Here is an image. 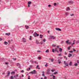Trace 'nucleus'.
I'll return each mask as SVG.
<instances>
[{"label":"nucleus","instance_id":"obj_39","mask_svg":"<svg viewBox=\"0 0 79 79\" xmlns=\"http://www.w3.org/2000/svg\"><path fill=\"white\" fill-rule=\"evenodd\" d=\"M54 6H56V3H54Z\"/></svg>","mask_w":79,"mask_h":79},{"label":"nucleus","instance_id":"obj_60","mask_svg":"<svg viewBox=\"0 0 79 79\" xmlns=\"http://www.w3.org/2000/svg\"><path fill=\"white\" fill-rule=\"evenodd\" d=\"M42 76L44 77L45 76V74L43 73Z\"/></svg>","mask_w":79,"mask_h":79},{"label":"nucleus","instance_id":"obj_44","mask_svg":"<svg viewBox=\"0 0 79 79\" xmlns=\"http://www.w3.org/2000/svg\"><path fill=\"white\" fill-rule=\"evenodd\" d=\"M53 79H55V76H53V77L52 78Z\"/></svg>","mask_w":79,"mask_h":79},{"label":"nucleus","instance_id":"obj_35","mask_svg":"<svg viewBox=\"0 0 79 79\" xmlns=\"http://www.w3.org/2000/svg\"><path fill=\"white\" fill-rule=\"evenodd\" d=\"M52 52H53V53H55V50L54 49H52Z\"/></svg>","mask_w":79,"mask_h":79},{"label":"nucleus","instance_id":"obj_57","mask_svg":"<svg viewBox=\"0 0 79 79\" xmlns=\"http://www.w3.org/2000/svg\"><path fill=\"white\" fill-rule=\"evenodd\" d=\"M2 40H3L2 39V38H0V41H2Z\"/></svg>","mask_w":79,"mask_h":79},{"label":"nucleus","instance_id":"obj_52","mask_svg":"<svg viewBox=\"0 0 79 79\" xmlns=\"http://www.w3.org/2000/svg\"><path fill=\"white\" fill-rule=\"evenodd\" d=\"M47 63L45 65V67H47Z\"/></svg>","mask_w":79,"mask_h":79},{"label":"nucleus","instance_id":"obj_64","mask_svg":"<svg viewBox=\"0 0 79 79\" xmlns=\"http://www.w3.org/2000/svg\"><path fill=\"white\" fill-rule=\"evenodd\" d=\"M77 63H79V60H77Z\"/></svg>","mask_w":79,"mask_h":79},{"label":"nucleus","instance_id":"obj_10","mask_svg":"<svg viewBox=\"0 0 79 79\" xmlns=\"http://www.w3.org/2000/svg\"><path fill=\"white\" fill-rule=\"evenodd\" d=\"M36 42L37 44H40V43L39 42V40H36Z\"/></svg>","mask_w":79,"mask_h":79},{"label":"nucleus","instance_id":"obj_28","mask_svg":"<svg viewBox=\"0 0 79 79\" xmlns=\"http://www.w3.org/2000/svg\"><path fill=\"white\" fill-rule=\"evenodd\" d=\"M34 63L35 64H38V62H37L36 61H35L34 62Z\"/></svg>","mask_w":79,"mask_h":79},{"label":"nucleus","instance_id":"obj_61","mask_svg":"<svg viewBox=\"0 0 79 79\" xmlns=\"http://www.w3.org/2000/svg\"><path fill=\"white\" fill-rule=\"evenodd\" d=\"M28 79H31V78H30V76H28Z\"/></svg>","mask_w":79,"mask_h":79},{"label":"nucleus","instance_id":"obj_33","mask_svg":"<svg viewBox=\"0 0 79 79\" xmlns=\"http://www.w3.org/2000/svg\"><path fill=\"white\" fill-rule=\"evenodd\" d=\"M66 43L67 44H68L69 43V40H68L67 41H66Z\"/></svg>","mask_w":79,"mask_h":79},{"label":"nucleus","instance_id":"obj_26","mask_svg":"<svg viewBox=\"0 0 79 79\" xmlns=\"http://www.w3.org/2000/svg\"><path fill=\"white\" fill-rule=\"evenodd\" d=\"M52 47H56V45H55V44H52Z\"/></svg>","mask_w":79,"mask_h":79},{"label":"nucleus","instance_id":"obj_25","mask_svg":"<svg viewBox=\"0 0 79 79\" xmlns=\"http://www.w3.org/2000/svg\"><path fill=\"white\" fill-rule=\"evenodd\" d=\"M40 39H42V37H43V35H40Z\"/></svg>","mask_w":79,"mask_h":79},{"label":"nucleus","instance_id":"obj_46","mask_svg":"<svg viewBox=\"0 0 79 79\" xmlns=\"http://www.w3.org/2000/svg\"><path fill=\"white\" fill-rule=\"evenodd\" d=\"M65 15L66 16H68V13H66Z\"/></svg>","mask_w":79,"mask_h":79},{"label":"nucleus","instance_id":"obj_54","mask_svg":"<svg viewBox=\"0 0 79 79\" xmlns=\"http://www.w3.org/2000/svg\"><path fill=\"white\" fill-rule=\"evenodd\" d=\"M68 44H72L71 42H69Z\"/></svg>","mask_w":79,"mask_h":79},{"label":"nucleus","instance_id":"obj_14","mask_svg":"<svg viewBox=\"0 0 79 79\" xmlns=\"http://www.w3.org/2000/svg\"><path fill=\"white\" fill-rule=\"evenodd\" d=\"M12 47H13V48H13L12 49V51H14V50H15V49L14 48V45H13L12 46Z\"/></svg>","mask_w":79,"mask_h":79},{"label":"nucleus","instance_id":"obj_16","mask_svg":"<svg viewBox=\"0 0 79 79\" xmlns=\"http://www.w3.org/2000/svg\"><path fill=\"white\" fill-rule=\"evenodd\" d=\"M73 44H71V45H74V44H75V40H74L73 41Z\"/></svg>","mask_w":79,"mask_h":79},{"label":"nucleus","instance_id":"obj_55","mask_svg":"<svg viewBox=\"0 0 79 79\" xmlns=\"http://www.w3.org/2000/svg\"><path fill=\"white\" fill-rule=\"evenodd\" d=\"M73 52H76V50H75V49H73Z\"/></svg>","mask_w":79,"mask_h":79},{"label":"nucleus","instance_id":"obj_31","mask_svg":"<svg viewBox=\"0 0 79 79\" xmlns=\"http://www.w3.org/2000/svg\"><path fill=\"white\" fill-rule=\"evenodd\" d=\"M32 38V36H30V38H29V40H32V38Z\"/></svg>","mask_w":79,"mask_h":79},{"label":"nucleus","instance_id":"obj_17","mask_svg":"<svg viewBox=\"0 0 79 79\" xmlns=\"http://www.w3.org/2000/svg\"><path fill=\"white\" fill-rule=\"evenodd\" d=\"M4 44L5 45H7L8 44V42L6 41H5L4 42Z\"/></svg>","mask_w":79,"mask_h":79},{"label":"nucleus","instance_id":"obj_48","mask_svg":"<svg viewBox=\"0 0 79 79\" xmlns=\"http://www.w3.org/2000/svg\"><path fill=\"white\" fill-rule=\"evenodd\" d=\"M58 61H61V60H60V59H58Z\"/></svg>","mask_w":79,"mask_h":79},{"label":"nucleus","instance_id":"obj_2","mask_svg":"<svg viewBox=\"0 0 79 79\" xmlns=\"http://www.w3.org/2000/svg\"><path fill=\"white\" fill-rule=\"evenodd\" d=\"M49 38L50 39H53V40L55 39V36L52 35L50 36Z\"/></svg>","mask_w":79,"mask_h":79},{"label":"nucleus","instance_id":"obj_21","mask_svg":"<svg viewBox=\"0 0 79 79\" xmlns=\"http://www.w3.org/2000/svg\"><path fill=\"white\" fill-rule=\"evenodd\" d=\"M5 34L6 35H8V36H9V35H10V33H6Z\"/></svg>","mask_w":79,"mask_h":79},{"label":"nucleus","instance_id":"obj_4","mask_svg":"<svg viewBox=\"0 0 79 79\" xmlns=\"http://www.w3.org/2000/svg\"><path fill=\"white\" fill-rule=\"evenodd\" d=\"M33 35L34 37H36L37 36H39V34L37 33L36 32H35L34 33Z\"/></svg>","mask_w":79,"mask_h":79},{"label":"nucleus","instance_id":"obj_49","mask_svg":"<svg viewBox=\"0 0 79 79\" xmlns=\"http://www.w3.org/2000/svg\"><path fill=\"white\" fill-rule=\"evenodd\" d=\"M59 56H62V55H61V53H60V54H58Z\"/></svg>","mask_w":79,"mask_h":79},{"label":"nucleus","instance_id":"obj_12","mask_svg":"<svg viewBox=\"0 0 79 79\" xmlns=\"http://www.w3.org/2000/svg\"><path fill=\"white\" fill-rule=\"evenodd\" d=\"M39 65H37L36 66V69H40V68H39Z\"/></svg>","mask_w":79,"mask_h":79},{"label":"nucleus","instance_id":"obj_7","mask_svg":"<svg viewBox=\"0 0 79 79\" xmlns=\"http://www.w3.org/2000/svg\"><path fill=\"white\" fill-rule=\"evenodd\" d=\"M64 64L65 65H66V66H69V65L67 63H66V61H64Z\"/></svg>","mask_w":79,"mask_h":79},{"label":"nucleus","instance_id":"obj_37","mask_svg":"<svg viewBox=\"0 0 79 79\" xmlns=\"http://www.w3.org/2000/svg\"><path fill=\"white\" fill-rule=\"evenodd\" d=\"M15 72H11V74H15Z\"/></svg>","mask_w":79,"mask_h":79},{"label":"nucleus","instance_id":"obj_23","mask_svg":"<svg viewBox=\"0 0 79 79\" xmlns=\"http://www.w3.org/2000/svg\"><path fill=\"white\" fill-rule=\"evenodd\" d=\"M45 52L46 53H49V50H48V49Z\"/></svg>","mask_w":79,"mask_h":79},{"label":"nucleus","instance_id":"obj_62","mask_svg":"<svg viewBox=\"0 0 79 79\" xmlns=\"http://www.w3.org/2000/svg\"><path fill=\"white\" fill-rule=\"evenodd\" d=\"M5 64H7V65L8 64V63L7 62H6Z\"/></svg>","mask_w":79,"mask_h":79},{"label":"nucleus","instance_id":"obj_24","mask_svg":"<svg viewBox=\"0 0 79 79\" xmlns=\"http://www.w3.org/2000/svg\"><path fill=\"white\" fill-rule=\"evenodd\" d=\"M30 62H31L32 64H34V61L33 60H31Z\"/></svg>","mask_w":79,"mask_h":79},{"label":"nucleus","instance_id":"obj_27","mask_svg":"<svg viewBox=\"0 0 79 79\" xmlns=\"http://www.w3.org/2000/svg\"><path fill=\"white\" fill-rule=\"evenodd\" d=\"M79 40H77V41L76 42V44H79Z\"/></svg>","mask_w":79,"mask_h":79},{"label":"nucleus","instance_id":"obj_41","mask_svg":"<svg viewBox=\"0 0 79 79\" xmlns=\"http://www.w3.org/2000/svg\"><path fill=\"white\" fill-rule=\"evenodd\" d=\"M58 73V72H56L55 73H54V74H56Z\"/></svg>","mask_w":79,"mask_h":79},{"label":"nucleus","instance_id":"obj_8","mask_svg":"<svg viewBox=\"0 0 79 79\" xmlns=\"http://www.w3.org/2000/svg\"><path fill=\"white\" fill-rule=\"evenodd\" d=\"M59 50L60 53H61L62 51H63V49L61 48H59Z\"/></svg>","mask_w":79,"mask_h":79},{"label":"nucleus","instance_id":"obj_22","mask_svg":"<svg viewBox=\"0 0 79 79\" xmlns=\"http://www.w3.org/2000/svg\"><path fill=\"white\" fill-rule=\"evenodd\" d=\"M25 27H26V28L27 29H28V28H29V26H25Z\"/></svg>","mask_w":79,"mask_h":79},{"label":"nucleus","instance_id":"obj_50","mask_svg":"<svg viewBox=\"0 0 79 79\" xmlns=\"http://www.w3.org/2000/svg\"><path fill=\"white\" fill-rule=\"evenodd\" d=\"M46 40H45V39H44L43 40V41L44 42H45Z\"/></svg>","mask_w":79,"mask_h":79},{"label":"nucleus","instance_id":"obj_42","mask_svg":"<svg viewBox=\"0 0 79 79\" xmlns=\"http://www.w3.org/2000/svg\"><path fill=\"white\" fill-rule=\"evenodd\" d=\"M70 47H71L69 46V47L68 48H68V50H70Z\"/></svg>","mask_w":79,"mask_h":79},{"label":"nucleus","instance_id":"obj_58","mask_svg":"<svg viewBox=\"0 0 79 79\" xmlns=\"http://www.w3.org/2000/svg\"><path fill=\"white\" fill-rule=\"evenodd\" d=\"M48 7H50L51 6V5H49L48 6Z\"/></svg>","mask_w":79,"mask_h":79},{"label":"nucleus","instance_id":"obj_45","mask_svg":"<svg viewBox=\"0 0 79 79\" xmlns=\"http://www.w3.org/2000/svg\"><path fill=\"white\" fill-rule=\"evenodd\" d=\"M1 60H2V61H4V58H2L1 59Z\"/></svg>","mask_w":79,"mask_h":79},{"label":"nucleus","instance_id":"obj_30","mask_svg":"<svg viewBox=\"0 0 79 79\" xmlns=\"http://www.w3.org/2000/svg\"><path fill=\"white\" fill-rule=\"evenodd\" d=\"M58 50V49H57V48H56L55 49H54V51L56 52V51H57Z\"/></svg>","mask_w":79,"mask_h":79},{"label":"nucleus","instance_id":"obj_43","mask_svg":"<svg viewBox=\"0 0 79 79\" xmlns=\"http://www.w3.org/2000/svg\"><path fill=\"white\" fill-rule=\"evenodd\" d=\"M38 58H39V60H41V59H42V58H41V57H38Z\"/></svg>","mask_w":79,"mask_h":79},{"label":"nucleus","instance_id":"obj_32","mask_svg":"<svg viewBox=\"0 0 79 79\" xmlns=\"http://www.w3.org/2000/svg\"><path fill=\"white\" fill-rule=\"evenodd\" d=\"M54 59H52L51 60V62H53Z\"/></svg>","mask_w":79,"mask_h":79},{"label":"nucleus","instance_id":"obj_20","mask_svg":"<svg viewBox=\"0 0 79 79\" xmlns=\"http://www.w3.org/2000/svg\"><path fill=\"white\" fill-rule=\"evenodd\" d=\"M72 63H73L72 62H71V61L69 63V66H72V65L71 64H72Z\"/></svg>","mask_w":79,"mask_h":79},{"label":"nucleus","instance_id":"obj_19","mask_svg":"<svg viewBox=\"0 0 79 79\" xmlns=\"http://www.w3.org/2000/svg\"><path fill=\"white\" fill-rule=\"evenodd\" d=\"M10 79H14V77H13V76H10Z\"/></svg>","mask_w":79,"mask_h":79},{"label":"nucleus","instance_id":"obj_34","mask_svg":"<svg viewBox=\"0 0 79 79\" xmlns=\"http://www.w3.org/2000/svg\"><path fill=\"white\" fill-rule=\"evenodd\" d=\"M74 66H77V63H76L74 64Z\"/></svg>","mask_w":79,"mask_h":79},{"label":"nucleus","instance_id":"obj_13","mask_svg":"<svg viewBox=\"0 0 79 79\" xmlns=\"http://www.w3.org/2000/svg\"><path fill=\"white\" fill-rule=\"evenodd\" d=\"M69 55L68 56V57H69V58H70V57H71V56H72V54H70V53H69Z\"/></svg>","mask_w":79,"mask_h":79},{"label":"nucleus","instance_id":"obj_3","mask_svg":"<svg viewBox=\"0 0 79 79\" xmlns=\"http://www.w3.org/2000/svg\"><path fill=\"white\" fill-rule=\"evenodd\" d=\"M30 73H31V74H37V72L35 71V70H33V71H31V72H30Z\"/></svg>","mask_w":79,"mask_h":79},{"label":"nucleus","instance_id":"obj_5","mask_svg":"<svg viewBox=\"0 0 79 79\" xmlns=\"http://www.w3.org/2000/svg\"><path fill=\"white\" fill-rule=\"evenodd\" d=\"M17 66H18L19 68H21V65L19 63H17Z\"/></svg>","mask_w":79,"mask_h":79},{"label":"nucleus","instance_id":"obj_18","mask_svg":"<svg viewBox=\"0 0 79 79\" xmlns=\"http://www.w3.org/2000/svg\"><path fill=\"white\" fill-rule=\"evenodd\" d=\"M23 42H26V40H25V39L24 38H23Z\"/></svg>","mask_w":79,"mask_h":79},{"label":"nucleus","instance_id":"obj_51","mask_svg":"<svg viewBox=\"0 0 79 79\" xmlns=\"http://www.w3.org/2000/svg\"><path fill=\"white\" fill-rule=\"evenodd\" d=\"M40 44H41V45L43 44V42L42 41H41L40 43Z\"/></svg>","mask_w":79,"mask_h":79},{"label":"nucleus","instance_id":"obj_11","mask_svg":"<svg viewBox=\"0 0 79 79\" xmlns=\"http://www.w3.org/2000/svg\"><path fill=\"white\" fill-rule=\"evenodd\" d=\"M69 3H70V5L73 3V1H70L69 2Z\"/></svg>","mask_w":79,"mask_h":79},{"label":"nucleus","instance_id":"obj_63","mask_svg":"<svg viewBox=\"0 0 79 79\" xmlns=\"http://www.w3.org/2000/svg\"><path fill=\"white\" fill-rule=\"evenodd\" d=\"M44 79H46L47 78L46 77H44Z\"/></svg>","mask_w":79,"mask_h":79},{"label":"nucleus","instance_id":"obj_38","mask_svg":"<svg viewBox=\"0 0 79 79\" xmlns=\"http://www.w3.org/2000/svg\"><path fill=\"white\" fill-rule=\"evenodd\" d=\"M12 59L14 61H16V58H13Z\"/></svg>","mask_w":79,"mask_h":79},{"label":"nucleus","instance_id":"obj_59","mask_svg":"<svg viewBox=\"0 0 79 79\" xmlns=\"http://www.w3.org/2000/svg\"><path fill=\"white\" fill-rule=\"evenodd\" d=\"M18 76H19V75L18 74H17L15 75V76H16V77H18Z\"/></svg>","mask_w":79,"mask_h":79},{"label":"nucleus","instance_id":"obj_9","mask_svg":"<svg viewBox=\"0 0 79 79\" xmlns=\"http://www.w3.org/2000/svg\"><path fill=\"white\" fill-rule=\"evenodd\" d=\"M10 72H9L7 73V75L5 77H8L9 76H10Z\"/></svg>","mask_w":79,"mask_h":79},{"label":"nucleus","instance_id":"obj_6","mask_svg":"<svg viewBox=\"0 0 79 79\" xmlns=\"http://www.w3.org/2000/svg\"><path fill=\"white\" fill-rule=\"evenodd\" d=\"M56 30V31H61V29L59 28H55Z\"/></svg>","mask_w":79,"mask_h":79},{"label":"nucleus","instance_id":"obj_1","mask_svg":"<svg viewBox=\"0 0 79 79\" xmlns=\"http://www.w3.org/2000/svg\"><path fill=\"white\" fill-rule=\"evenodd\" d=\"M50 71H51V69H48L46 71V74H50Z\"/></svg>","mask_w":79,"mask_h":79},{"label":"nucleus","instance_id":"obj_29","mask_svg":"<svg viewBox=\"0 0 79 79\" xmlns=\"http://www.w3.org/2000/svg\"><path fill=\"white\" fill-rule=\"evenodd\" d=\"M68 10H70V9H69V7H68L67 10H66V11H68Z\"/></svg>","mask_w":79,"mask_h":79},{"label":"nucleus","instance_id":"obj_40","mask_svg":"<svg viewBox=\"0 0 79 79\" xmlns=\"http://www.w3.org/2000/svg\"><path fill=\"white\" fill-rule=\"evenodd\" d=\"M70 16H74V14L70 15Z\"/></svg>","mask_w":79,"mask_h":79},{"label":"nucleus","instance_id":"obj_56","mask_svg":"<svg viewBox=\"0 0 79 79\" xmlns=\"http://www.w3.org/2000/svg\"><path fill=\"white\" fill-rule=\"evenodd\" d=\"M61 61H59L58 62V63H59V64H60V63H61Z\"/></svg>","mask_w":79,"mask_h":79},{"label":"nucleus","instance_id":"obj_47","mask_svg":"<svg viewBox=\"0 0 79 79\" xmlns=\"http://www.w3.org/2000/svg\"><path fill=\"white\" fill-rule=\"evenodd\" d=\"M21 72L22 73H24V70H22L21 71Z\"/></svg>","mask_w":79,"mask_h":79},{"label":"nucleus","instance_id":"obj_53","mask_svg":"<svg viewBox=\"0 0 79 79\" xmlns=\"http://www.w3.org/2000/svg\"><path fill=\"white\" fill-rule=\"evenodd\" d=\"M69 53H73V51H70L69 52Z\"/></svg>","mask_w":79,"mask_h":79},{"label":"nucleus","instance_id":"obj_36","mask_svg":"<svg viewBox=\"0 0 79 79\" xmlns=\"http://www.w3.org/2000/svg\"><path fill=\"white\" fill-rule=\"evenodd\" d=\"M51 71H52V72H54V71H55V70H53V69H52L51 70Z\"/></svg>","mask_w":79,"mask_h":79},{"label":"nucleus","instance_id":"obj_15","mask_svg":"<svg viewBox=\"0 0 79 79\" xmlns=\"http://www.w3.org/2000/svg\"><path fill=\"white\" fill-rule=\"evenodd\" d=\"M32 3V2L31 1H29L28 2V5H31Z\"/></svg>","mask_w":79,"mask_h":79}]
</instances>
